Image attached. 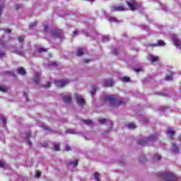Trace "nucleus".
<instances>
[{
	"label": "nucleus",
	"mask_w": 181,
	"mask_h": 181,
	"mask_svg": "<svg viewBox=\"0 0 181 181\" xmlns=\"http://www.w3.org/2000/svg\"><path fill=\"white\" fill-rule=\"evenodd\" d=\"M75 98L77 101V103L79 105H83L84 104H86V100L83 98H81V97H80V95H77V93H75Z\"/></svg>",
	"instance_id": "0eeeda50"
},
{
	"label": "nucleus",
	"mask_w": 181,
	"mask_h": 181,
	"mask_svg": "<svg viewBox=\"0 0 181 181\" xmlns=\"http://www.w3.org/2000/svg\"><path fill=\"white\" fill-rule=\"evenodd\" d=\"M127 127L129 129H135V128H136V126L133 123H129L127 124Z\"/></svg>",
	"instance_id": "aec40b11"
},
{
	"label": "nucleus",
	"mask_w": 181,
	"mask_h": 181,
	"mask_svg": "<svg viewBox=\"0 0 181 181\" xmlns=\"http://www.w3.org/2000/svg\"><path fill=\"white\" fill-rule=\"evenodd\" d=\"M105 101H109L112 107H119V105H125L127 103L124 99L118 98L114 95L105 96Z\"/></svg>",
	"instance_id": "f257e3e1"
},
{
	"label": "nucleus",
	"mask_w": 181,
	"mask_h": 181,
	"mask_svg": "<svg viewBox=\"0 0 181 181\" xmlns=\"http://www.w3.org/2000/svg\"><path fill=\"white\" fill-rule=\"evenodd\" d=\"M4 32L6 33H11L12 30L9 28H6V29L4 30Z\"/></svg>",
	"instance_id": "ea45409f"
},
{
	"label": "nucleus",
	"mask_w": 181,
	"mask_h": 181,
	"mask_svg": "<svg viewBox=\"0 0 181 181\" xmlns=\"http://www.w3.org/2000/svg\"><path fill=\"white\" fill-rule=\"evenodd\" d=\"M161 95H165V94H161Z\"/></svg>",
	"instance_id": "052dcab7"
},
{
	"label": "nucleus",
	"mask_w": 181,
	"mask_h": 181,
	"mask_svg": "<svg viewBox=\"0 0 181 181\" xmlns=\"http://www.w3.org/2000/svg\"><path fill=\"white\" fill-rule=\"evenodd\" d=\"M18 42H20V43H22V42H23V40H25V37L21 36L18 37Z\"/></svg>",
	"instance_id": "72a5a7b5"
},
{
	"label": "nucleus",
	"mask_w": 181,
	"mask_h": 181,
	"mask_svg": "<svg viewBox=\"0 0 181 181\" xmlns=\"http://www.w3.org/2000/svg\"><path fill=\"white\" fill-rule=\"evenodd\" d=\"M86 36H88V33H86Z\"/></svg>",
	"instance_id": "bf43d9fd"
},
{
	"label": "nucleus",
	"mask_w": 181,
	"mask_h": 181,
	"mask_svg": "<svg viewBox=\"0 0 181 181\" xmlns=\"http://www.w3.org/2000/svg\"><path fill=\"white\" fill-rule=\"evenodd\" d=\"M16 8H17V9H19V8H21V5L17 4V5H16Z\"/></svg>",
	"instance_id": "603ef678"
},
{
	"label": "nucleus",
	"mask_w": 181,
	"mask_h": 181,
	"mask_svg": "<svg viewBox=\"0 0 181 181\" xmlns=\"http://www.w3.org/2000/svg\"><path fill=\"white\" fill-rule=\"evenodd\" d=\"M54 149L57 152H59V151H60V146H59V145H54Z\"/></svg>",
	"instance_id": "2f4dec72"
},
{
	"label": "nucleus",
	"mask_w": 181,
	"mask_h": 181,
	"mask_svg": "<svg viewBox=\"0 0 181 181\" xmlns=\"http://www.w3.org/2000/svg\"><path fill=\"white\" fill-rule=\"evenodd\" d=\"M158 60H159V57H155V56H153L151 57V62L152 63L155 62H158Z\"/></svg>",
	"instance_id": "a878e982"
},
{
	"label": "nucleus",
	"mask_w": 181,
	"mask_h": 181,
	"mask_svg": "<svg viewBox=\"0 0 181 181\" xmlns=\"http://www.w3.org/2000/svg\"><path fill=\"white\" fill-rule=\"evenodd\" d=\"M104 84L105 87H112L114 83L112 81V79H108L105 81Z\"/></svg>",
	"instance_id": "f8f14e48"
},
{
	"label": "nucleus",
	"mask_w": 181,
	"mask_h": 181,
	"mask_svg": "<svg viewBox=\"0 0 181 181\" xmlns=\"http://www.w3.org/2000/svg\"><path fill=\"white\" fill-rule=\"evenodd\" d=\"M17 71L18 74H21V76H25V74H26V71L23 67L18 68Z\"/></svg>",
	"instance_id": "4468645a"
},
{
	"label": "nucleus",
	"mask_w": 181,
	"mask_h": 181,
	"mask_svg": "<svg viewBox=\"0 0 181 181\" xmlns=\"http://www.w3.org/2000/svg\"><path fill=\"white\" fill-rule=\"evenodd\" d=\"M63 101L66 103V104H70L71 103V96L70 95H64L62 97Z\"/></svg>",
	"instance_id": "9b49d317"
},
{
	"label": "nucleus",
	"mask_w": 181,
	"mask_h": 181,
	"mask_svg": "<svg viewBox=\"0 0 181 181\" xmlns=\"http://www.w3.org/2000/svg\"><path fill=\"white\" fill-rule=\"evenodd\" d=\"M122 11H127V8L121 6L112 7V12H121Z\"/></svg>",
	"instance_id": "6e6552de"
},
{
	"label": "nucleus",
	"mask_w": 181,
	"mask_h": 181,
	"mask_svg": "<svg viewBox=\"0 0 181 181\" xmlns=\"http://www.w3.org/2000/svg\"><path fill=\"white\" fill-rule=\"evenodd\" d=\"M173 42H174L175 46H177V47H179V46L181 45L180 40L178 39V38H175V39L173 40Z\"/></svg>",
	"instance_id": "dca6fc26"
},
{
	"label": "nucleus",
	"mask_w": 181,
	"mask_h": 181,
	"mask_svg": "<svg viewBox=\"0 0 181 181\" xmlns=\"http://www.w3.org/2000/svg\"><path fill=\"white\" fill-rule=\"evenodd\" d=\"M136 71H137V73H139V71H141L142 69H136Z\"/></svg>",
	"instance_id": "8fccbe9b"
},
{
	"label": "nucleus",
	"mask_w": 181,
	"mask_h": 181,
	"mask_svg": "<svg viewBox=\"0 0 181 181\" xmlns=\"http://www.w3.org/2000/svg\"><path fill=\"white\" fill-rule=\"evenodd\" d=\"M92 87L93 90L90 92V93L93 95V94H95V91H97V88L95 87V86H92Z\"/></svg>",
	"instance_id": "c756f323"
},
{
	"label": "nucleus",
	"mask_w": 181,
	"mask_h": 181,
	"mask_svg": "<svg viewBox=\"0 0 181 181\" xmlns=\"http://www.w3.org/2000/svg\"><path fill=\"white\" fill-rule=\"evenodd\" d=\"M158 177L164 179L165 181H177V177L175 175L171 173H164L163 174L158 175Z\"/></svg>",
	"instance_id": "f03ea898"
},
{
	"label": "nucleus",
	"mask_w": 181,
	"mask_h": 181,
	"mask_svg": "<svg viewBox=\"0 0 181 181\" xmlns=\"http://www.w3.org/2000/svg\"><path fill=\"white\" fill-rule=\"evenodd\" d=\"M42 146H45L46 148V146H47V144L46 143L42 144Z\"/></svg>",
	"instance_id": "3c124183"
},
{
	"label": "nucleus",
	"mask_w": 181,
	"mask_h": 181,
	"mask_svg": "<svg viewBox=\"0 0 181 181\" xmlns=\"http://www.w3.org/2000/svg\"><path fill=\"white\" fill-rule=\"evenodd\" d=\"M37 25V21H35L34 23H32L30 25V29H33V28H35V26Z\"/></svg>",
	"instance_id": "393cba45"
},
{
	"label": "nucleus",
	"mask_w": 181,
	"mask_h": 181,
	"mask_svg": "<svg viewBox=\"0 0 181 181\" xmlns=\"http://www.w3.org/2000/svg\"><path fill=\"white\" fill-rule=\"evenodd\" d=\"M35 176L36 177H40V176H42V173L40 171H37Z\"/></svg>",
	"instance_id": "4c0bfd02"
},
{
	"label": "nucleus",
	"mask_w": 181,
	"mask_h": 181,
	"mask_svg": "<svg viewBox=\"0 0 181 181\" xmlns=\"http://www.w3.org/2000/svg\"><path fill=\"white\" fill-rule=\"evenodd\" d=\"M84 63H90L91 62V59H84Z\"/></svg>",
	"instance_id": "a18cd8bd"
},
{
	"label": "nucleus",
	"mask_w": 181,
	"mask_h": 181,
	"mask_svg": "<svg viewBox=\"0 0 181 181\" xmlns=\"http://www.w3.org/2000/svg\"><path fill=\"white\" fill-rule=\"evenodd\" d=\"M72 164L74 166V168H77V166L78 165V160H76L75 162H73Z\"/></svg>",
	"instance_id": "e433bc0d"
},
{
	"label": "nucleus",
	"mask_w": 181,
	"mask_h": 181,
	"mask_svg": "<svg viewBox=\"0 0 181 181\" xmlns=\"http://www.w3.org/2000/svg\"><path fill=\"white\" fill-rule=\"evenodd\" d=\"M154 159H156L157 160H160V159H162V156H160V155L156 154L154 155Z\"/></svg>",
	"instance_id": "cd10ccee"
},
{
	"label": "nucleus",
	"mask_w": 181,
	"mask_h": 181,
	"mask_svg": "<svg viewBox=\"0 0 181 181\" xmlns=\"http://www.w3.org/2000/svg\"><path fill=\"white\" fill-rule=\"evenodd\" d=\"M107 40H110V38H108V37H103V42H107Z\"/></svg>",
	"instance_id": "37998d69"
},
{
	"label": "nucleus",
	"mask_w": 181,
	"mask_h": 181,
	"mask_svg": "<svg viewBox=\"0 0 181 181\" xmlns=\"http://www.w3.org/2000/svg\"><path fill=\"white\" fill-rule=\"evenodd\" d=\"M166 43H165V41L160 40L157 42L156 44H148V46H151V47H156L158 46H165Z\"/></svg>",
	"instance_id": "1a4fd4ad"
},
{
	"label": "nucleus",
	"mask_w": 181,
	"mask_h": 181,
	"mask_svg": "<svg viewBox=\"0 0 181 181\" xmlns=\"http://www.w3.org/2000/svg\"><path fill=\"white\" fill-rule=\"evenodd\" d=\"M113 53H114V54H117L118 53V50L117 49H114Z\"/></svg>",
	"instance_id": "09e8293b"
},
{
	"label": "nucleus",
	"mask_w": 181,
	"mask_h": 181,
	"mask_svg": "<svg viewBox=\"0 0 181 181\" xmlns=\"http://www.w3.org/2000/svg\"><path fill=\"white\" fill-rule=\"evenodd\" d=\"M43 52H47V49L43 47L39 48V53H43Z\"/></svg>",
	"instance_id": "7c9ffc66"
},
{
	"label": "nucleus",
	"mask_w": 181,
	"mask_h": 181,
	"mask_svg": "<svg viewBox=\"0 0 181 181\" xmlns=\"http://www.w3.org/2000/svg\"><path fill=\"white\" fill-rule=\"evenodd\" d=\"M0 91L6 93V91H8V88L6 86H0Z\"/></svg>",
	"instance_id": "5701e85b"
},
{
	"label": "nucleus",
	"mask_w": 181,
	"mask_h": 181,
	"mask_svg": "<svg viewBox=\"0 0 181 181\" xmlns=\"http://www.w3.org/2000/svg\"><path fill=\"white\" fill-rule=\"evenodd\" d=\"M172 146H173V152L174 153H179V151H180L179 147H177V146H176V144L173 143Z\"/></svg>",
	"instance_id": "ddd939ff"
},
{
	"label": "nucleus",
	"mask_w": 181,
	"mask_h": 181,
	"mask_svg": "<svg viewBox=\"0 0 181 181\" xmlns=\"http://www.w3.org/2000/svg\"><path fill=\"white\" fill-rule=\"evenodd\" d=\"M50 86H52V83L47 82V85H42V87H43V88H49Z\"/></svg>",
	"instance_id": "bb28decb"
},
{
	"label": "nucleus",
	"mask_w": 181,
	"mask_h": 181,
	"mask_svg": "<svg viewBox=\"0 0 181 181\" xmlns=\"http://www.w3.org/2000/svg\"><path fill=\"white\" fill-rule=\"evenodd\" d=\"M94 177H95V181H101L100 180V173H94Z\"/></svg>",
	"instance_id": "412c9836"
},
{
	"label": "nucleus",
	"mask_w": 181,
	"mask_h": 181,
	"mask_svg": "<svg viewBox=\"0 0 181 181\" xmlns=\"http://www.w3.org/2000/svg\"><path fill=\"white\" fill-rule=\"evenodd\" d=\"M2 40V38L0 37V42Z\"/></svg>",
	"instance_id": "13d9d810"
},
{
	"label": "nucleus",
	"mask_w": 181,
	"mask_h": 181,
	"mask_svg": "<svg viewBox=\"0 0 181 181\" xmlns=\"http://www.w3.org/2000/svg\"><path fill=\"white\" fill-rule=\"evenodd\" d=\"M4 53L0 52V56H4Z\"/></svg>",
	"instance_id": "5fc2aeb1"
},
{
	"label": "nucleus",
	"mask_w": 181,
	"mask_h": 181,
	"mask_svg": "<svg viewBox=\"0 0 181 181\" xmlns=\"http://www.w3.org/2000/svg\"><path fill=\"white\" fill-rule=\"evenodd\" d=\"M131 11H136L138 9V3L135 0H131V1H126Z\"/></svg>",
	"instance_id": "7ed1b4c3"
},
{
	"label": "nucleus",
	"mask_w": 181,
	"mask_h": 181,
	"mask_svg": "<svg viewBox=\"0 0 181 181\" xmlns=\"http://www.w3.org/2000/svg\"><path fill=\"white\" fill-rule=\"evenodd\" d=\"M1 119L4 125H6V119L5 117H1Z\"/></svg>",
	"instance_id": "f704fd0d"
},
{
	"label": "nucleus",
	"mask_w": 181,
	"mask_h": 181,
	"mask_svg": "<svg viewBox=\"0 0 181 181\" xmlns=\"http://www.w3.org/2000/svg\"><path fill=\"white\" fill-rule=\"evenodd\" d=\"M66 149L67 151H71V147H70L69 146H66Z\"/></svg>",
	"instance_id": "c03bdc74"
},
{
	"label": "nucleus",
	"mask_w": 181,
	"mask_h": 181,
	"mask_svg": "<svg viewBox=\"0 0 181 181\" xmlns=\"http://www.w3.org/2000/svg\"><path fill=\"white\" fill-rule=\"evenodd\" d=\"M21 49H23V45L21 46Z\"/></svg>",
	"instance_id": "4d7b16f0"
},
{
	"label": "nucleus",
	"mask_w": 181,
	"mask_h": 181,
	"mask_svg": "<svg viewBox=\"0 0 181 181\" xmlns=\"http://www.w3.org/2000/svg\"><path fill=\"white\" fill-rule=\"evenodd\" d=\"M84 52H83V48H78L77 52V56H83Z\"/></svg>",
	"instance_id": "4be33fe9"
},
{
	"label": "nucleus",
	"mask_w": 181,
	"mask_h": 181,
	"mask_svg": "<svg viewBox=\"0 0 181 181\" xmlns=\"http://www.w3.org/2000/svg\"><path fill=\"white\" fill-rule=\"evenodd\" d=\"M83 122L87 124H93V122L91 120H83Z\"/></svg>",
	"instance_id": "c9c22d12"
},
{
	"label": "nucleus",
	"mask_w": 181,
	"mask_h": 181,
	"mask_svg": "<svg viewBox=\"0 0 181 181\" xmlns=\"http://www.w3.org/2000/svg\"><path fill=\"white\" fill-rule=\"evenodd\" d=\"M34 83L38 84L40 81V74L38 72L35 73V76L33 78Z\"/></svg>",
	"instance_id": "9d476101"
},
{
	"label": "nucleus",
	"mask_w": 181,
	"mask_h": 181,
	"mask_svg": "<svg viewBox=\"0 0 181 181\" xmlns=\"http://www.w3.org/2000/svg\"><path fill=\"white\" fill-rule=\"evenodd\" d=\"M173 74H175L174 72H170V75L167 74L165 77V80H166V81L172 80V78H173Z\"/></svg>",
	"instance_id": "2eb2a0df"
},
{
	"label": "nucleus",
	"mask_w": 181,
	"mask_h": 181,
	"mask_svg": "<svg viewBox=\"0 0 181 181\" xmlns=\"http://www.w3.org/2000/svg\"><path fill=\"white\" fill-rule=\"evenodd\" d=\"M45 129H49V127H45Z\"/></svg>",
	"instance_id": "6e6d98bb"
},
{
	"label": "nucleus",
	"mask_w": 181,
	"mask_h": 181,
	"mask_svg": "<svg viewBox=\"0 0 181 181\" xmlns=\"http://www.w3.org/2000/svg\"><path fill=\"white\" fill-rule=\"evenodd\" d=\"M122 81H123L124 83H129V81H131V78L124 76L122 78Z\"/></svg>",
	"instance_id": "6ab92c4d"
},
{
	"label": "nucleus",
	"mask_w": 181,
	"mask_h": 181,
	"mask_svg": "<svg viewBox=\"0 0 181 181\" xmlns=\"http://www.w3.org/2000/svg\"><path fill=\"white\" fill-rule=\"evenodd\" d=\"M44 30H45V32H47L49 30V25H45Z\"/></svg>",
	"instance_id": "79ce46f5"
},
{
	"label": "nucleus",
	"mask_w": 181,
	"mask_h": 181,
	"mask_svg": "<svg viewBox=\"0 0 181 181\" xmlns=\"http://www.w3.org/2000/svg\"><path fill=\"white\" fill-rule=\"evenodd\" d=\"M167 134H168V135H170L172 139H173V135H175V131L168 130V131H167Z\"/></svg>",
	"instance_id": "b1692460"
},
{
	"label": "nucleus",
	"mask_w": 181,
	"mask_h": 181,
	"mask_svg": "<svg viewBox=\"0 0 181 181\" xmlns=\"http://www.w3.org/2000/svg\"><path fill=\"white\" fill-rule=\"evenodd\" d=\"M74 35H78V30H76L74 31Z\"/></svg>",
	"instance_id": "de8ad7c7"
},
{
	"label": "nucleus",
	"mask_w": 181,
	"mask_h": 181,
	"mask_svg": "<svg viewBox=\"0 0 181 181\" xmlns=\"http://www.w3.org/2000/svg\"><path fill=\"white\" fill-rule=\"evenodd\" d=\"M4 165L5 164L0 161V168H4Z\"/></svg>",
	"instance_id": "49530a36"
},
{
	"label": "nucleus",
	"mask_w": 181,
	"mask_h": 181,
	"mask_svg": "<svg viewBox=\"0 0 181 181\" xmlns=\"http://www.w3.org/2000/svg\"><path fill=\"white\" fill-rule=\"evenodd\" d=\"M108 21L110 22H117V18H115V17H109Z\"/></svg>",
	"instance_id": "c85d7f7f"
},
{
	"label": "nucleus",
	"mask_w": 181,
	"mask_h": 181,
	"mask_svg": "<svg viewBox=\"0 0 181 181\" xmlns=\"http://www.w3.org/2000/svg\"><path fill=\"white\" fill-rule=\"evenodd\" d=\"M99 122L100 124H104V123L107 122V119H99Z\"/></svg>",
	"instance_id": "58836bf2"
},
{
	"label": "nucleus",
	"mask_w": 181,
	"mask_h": 181,
	"mask_svg": "<svg viewBox=\"0 0 181 181\" xmlns=\"http://www.w3.org/2000/svg\"><path fill=\"white\" fill-rule=\"evenodd\" d=\"M17 54H20V56H23V51L16 52Z\"/></svg>",
	"instance_id": "a19ab883"
},
{
	"label": "nucleus",
	"mask_w": 181,
	"mask_h": 181,
	"mask_svg": "<svg viewBox=\"0 0 181 181\" xmlns=\"http://www.w3.org/2000/svg\"><path fill=\"white\" fill-rule=\"evenodd\" d=\"M24 95H25V98H27V100H28V93H24Z\"/></svg>",
	"instance_id": "864d4df0"
},
{
	"label": "nucleus",
	"mask_w": 181,
	"mask_h": 181,
	"mask_svg": "<svg viewBox=\"0 0 181 181\" xmlns=\"http://www.w3.org/2000/svg\"><path fill=\"white\" fill-rule=\"evenodd\" d=\"M52 36H56L59 39H62L63 37V33L61 30H55L52 33Z\"/></svg>",
	"instance_id": "423d86ee"
},
{
	"label": "nucleus",
	"mask_w": 181,
	"mask_h": 181,
	"mask_svg": "<svg viewBox=\"0 0 181 181\" xmlns=\"http://www.w3.org/2000/svg\"><path fill=\"white\" fill-rule=\"evenodd\" d=\"M140 162H146V157H145V156L140 157Z\"/></svg>",
	"instance_id": "473e14b6"
},
{
	"label": "nucleus",
	"mask_w": 181,
	"mask_h": 181,
	"mask_svg": "<svg viewBox=\"0 0 181 181\" xmlns=\"http://www.w3.org/2000/svg\"><path fill=\"white\" fill-rule=\"evenodd\" d=\"M29 138H30V133L26 134L25 139H26L27 144H28V145H32V141H30Z\"/></svg>",
	"instance_id": "a211bd4d"
},
{
	"label": "nucleus",
	"mask_w": 181,
	"mask_h": 181,
	"mask_svg": "<svg viewBox=\"0 0 181 181\" xmlns=\"http://www.w3.org/2000/svg\"><path fill=\"white\" fill-rule=\"evenodd\" d=\"M149 141H155V136L151 135L145 140H144V139L139 140L138 141V144L139 145H145V144H148V142H149Z\"/></svg>",
	"instance_id": "39448f33"
},
{
	"label": "nucleus",
	"mask_w": 181,
	"mask_h": 181,
	"mask_svg": "<svg viewBox=\"0 0 181 181\" xmlns=\"http://www.w3.org/2000/svg\"><path fill=\"white\" fill-rule=\"evenodd\" d=\"M66 132V134H71L72 135L77 134V132L73 129H67Z\"/></svg>",
	"instance_id": "f3484780"
},
{
	"label": "nucleus",
	"mask_w": 181,
	"mask_h": 181,
	"mask_svg": "<svg viewBox=\"0 0 181 181\" xmlns=\"http://www.w3.org/2000/svg\"><path fill=\"white\" fill-rule=\"evenodd\" d=\"M54 84L57 87H59V88H63V87H65L69 84V80L64 79L62 81H55Z\"/></svg>",
	"instance_id": "20e7f679"
}]
</instances>
